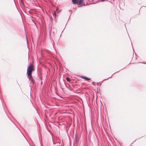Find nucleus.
I'll return each mask as SVG.
<instances>
[{
  "label": "nucleus",
  "mask_w": 146,
  "mask_h": 146,
  "mask_svg": "<svg viewBox=\"0 0 146 146\" xmlns=\"http://www.w3.org/2000/svg\"><path fill=\"white\" fill-rule=\"evenodd\" d=\"M53 16L54 17L56 18V12L54 11L53 14Z\"/></svg>",
  "instance_id": "20e7f679"
},
{
  "label": "nucleus",
  "mask_w": 146,
  "mask_h": 146,
  "mask_svg": "<svg viewBox=\"0 0 146 146\" xmlns=\"http://www.w3.org/2000/svg\"><path fill=\"white\" fill-rule=\"evenodd\" d=\"M80 77L81 78L85 79L87 80H90V78L86 77L83 76H80Z\"/></svg>",
  "instance_id": "7ed1b4c3"
},
{
  "label": "nucleus",
  "mask_w": 146,
  "mask_h": 146,
  "mask_svg": "<svg viewBox=\"0 0 146 146\" xmlns=\"http://www.w3.org/2000/svg\"><path fill=\"white\" fill-rule=\"evenodd\" d=\"M66 79L68 82H70V79L68 77H66Z\"/></svg>",
  "instance_id": "39448f33"
},
{
  "label": "nucleus",
  "mask_w": 146,
  "mask_h": 146,
  "mask_svg": "<svg viewBox=\"0 0 146 146\" xmlns=\"http://www.w3.org/2000/svg\"><path fill=\"white\" fill-rule=\"evenodd\" d=\"M105 1V0H101V1L102 2H103Z\"/></svg>",
  "instance_id": "423d86ee"
},
{
  "label": "nucleus",
  "mask_w": 146,
  "mask_h": 146,
  "mask_svg": "<svg viewBox=\"0 0 146 146\" xmlns=\"http://www.w3.org/2000/svg\"><path fill=\"white\" fill-rule=\"evenodd\" d=\"M35 70L34 66L32 64H31L28 66L27 69V74L29 79L32 81L33 78L31 76L32 72Z\"/></svg>",
  "instance_id": "f257e3e1"
},
{
  "label": "nucleus",
  "mask_w": 146,
  "mask_h": 146,
  "mask_svg": "<svg viewBox=\"0 0 146 146\" xmlns=\"http://www.w3.org/2000/svg\"><path fill=\"white\" fill-rule=\"evenodd\" d=\"M84 0H72V1L74 4H76L79 6L85 5V4L84 3Z\"/></svg>",
  "instance_id": "f03ea898"
},
{
  "label": "nucleus",
  "mask_w": 146,
  "mask_h": 146,
  "mask_svg": "<svg viewBox=\"0 0 146 146\" xmlns=\"http://www.w3.org/2000/svg\"><path fill=\"white\" fill-rule=\"evenodd\" d=\"M57 10H58V8H57V9H56V11H57Z\"/></svg>",
  "instance_id": "0eeeda50"
}]
</instances>
